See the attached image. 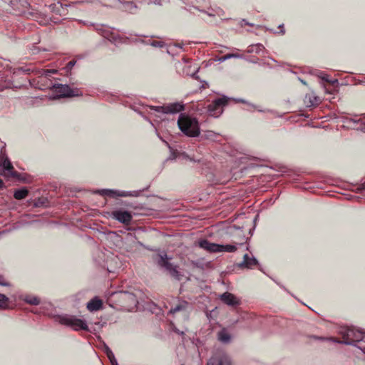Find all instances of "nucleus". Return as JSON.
Segmentation results:
<instances>
[{"label": "nucleus", "mask_w": 365, "mask_h": 365, "mask_svg": "<svg viewBox=\"0 0 365 365\" xmlns=\"http://www.w3.org/2000/svg\"><path fill=\"white\" fill-rule=\"evenodd\" d=\"M180 130L187 136L197 137L200 135V125L197 120L181 113L178 120Z\"/></svg>", "instance_id": "obj_1"}, {"label": "nucleus", "mask_w": 365, "mask_h": 365, "mask_svg": "<svg viewBox=\"0 0 365 365\" xmlns=\"http://www.w3.org/2000/svg\"><path fill=\"white\" fill-rule=\"evenodd\" d=\"M341 334L344 339L343 341H341L332 337L325 338L314 336L313 338L319 340H329L337 343H344L346 344H351L354 342L359 341L363 338L362 333L359 331L355 330L353 328H345L341 331Z\"/></svg>", "instance_id": "obj_2"}, {"label": "nucleus", "mask_w": 365, "mask_h": 365, "mask_svg": "<svg viewBox=\"0 0 365 365\" xmlns=\"http://www.w3.org/2000/svg\"><path fill=\"white\" fill-rule=\"evenodd\" d=\"M22 302L38 305L40 298H0V309H14Z\"/></svg>", "instance_id": "obj_3"}, {"label": "nucleus", "mask_w": 365, "mask_h": 365, "mask_svg": "<svg viewBox=\"0 0 365 365\" xmlns=\"http://www.w3.org/2000/svg\"><path fill=\"white\" fill-rule=\"evenodd\" d=\"M59 322L61 324L69 327L75 331L88 330V327L86 321L78 319L73 315H65L61 317Z\"/></svg>", "instance_id": "obj_4"}, {"label": "nucleus", "mask_w": 365, "mask_h": 365, "mask_svg": "<svg viewBox=\"0 0 365 365\" xmlns=\"http://www.w3.org/2000/svg\"><path fill=\"white\" fill-rule=\"evenodd\" d=\"M158 264L160 267H165L169 272L170 274L175 279L179 281L182 280L183 275L180 274L178 270H177L176 268L174 267L173 264L168 262L166 254L163 255H160L158 256Z\"/></svg>", "instance_id": "obj_5"}, {"label": "nucleus", "mask_w": 365, "mask_h": 365, "mask_svg": "<svg viewBox=\"0 0 365 365\" xmlns=\"http://www.w3.org/2000/svg\"><path fill=\"white\" fill-rule=\"evenodd\" d=\"M53 87L56 93H58L61 97H74L82 95L80 89L73 88L68 85L56 84Z\"/></svg>", "instance_id": "obj_6"}, {"label": "nucleus", "mask_w": 365, "mask_h": 365, "mask_svg": "<svg viewBox=\"0 0 365 365\" xmlns=\"http://www.w3.org/2000/svg\"><path fill=\"white\" fill-rule=\"evenodd\" d=\"M226 98H219L215 99L208 106V110L211 115L218 117L222 113V108L227 104Z\"/></svg>", "instance_id": "obj_7"}, {"label": "nucleus", "mask_w": 365, "mask_h": 365, "mask_svg": "<svg viewBox=\"0 0 365 365\" xmlns=\"http://www.w3.org/2000/svg\"><path fill=\"white\" fill-rule=\"evenodd\" d=\"M110 217L125 225H129L133 219L130 212L122 210L112 211L110 213Z\"/></svg>", "instance_id": "obj_8"}, {"label": "nucleus", "mask_w": 365, "mask_h": 365, "mask_svg": "<svg viewBox=\"0 0 365 365\" xmlns=\"http://www.w3.org/2000/svg\"><path fill=\"white\" fill-rule=\"evenodd\" d=\"M184 106L179 103H174L163 106H157L155 110L163 113H177L183 110Z\"/></svg>", "instance_id": "obj_9"}, {"label": "nucleus", "mask_w": 365, "mask_h": 365, "mask_svg": "<svg viewBox=\"0 0 365 365\" xmlns=\"http://www.w3.org/2000/svg\"><path fill=\"white\" fill-rule=\"evenodd\" d=\"M199 247L210 252H219L220 250V245L212 243L207 240H202L198 242Z\"/></svg>", "instance_id": "obj_10"}, {"label": "nucleus", "mask_w": 365, "mask_h": 365, "mask_svg": "<svg viewBox=\"0 0 365 365\" xmlns=\"http://www.w3.org/2000/svg\"><path fill=\"white\" fill-rule=\"evenodd\" d=\"M207 365H232V364L230 359L223 355L212 357L207 363Z\"/></svg>", "instance_id": "obj_11"}, {"label": "nucleus", "mask_w": 365, "mask_h": 365, "mask_svg": "<svg viewBox=\"0 0 365 365\" xmlns=\"http://www.w3.org/2000/svg\"><path fill=\"white\" fill-rule=\"evenodd\" d=\"M86 308L91 312L101 310L103 308V301L98 298H93L87 303Z\"/></svg>", "instance_id": "obj_12"}, {"label": "nucleus", "mask_w": 365, "mask_h": 365, "mask_svg": "<svg viewBox=\"0 0 365 365\" xmlns=\"http://www.w3.org/2000/svg\"><path fill=\"white\" fill-rule=\"evenodd\" d=\"M257 264V261L255 258L250 257L247 254H245L243 257V262L240 264V267L247 268H252Z\"/></svg>", "instance_id": "obj_13"}, {"label": "nucleus", "mask_w": 365, "mask_h": 365, "mask_svg": "<svg viewBox=\"0 0 365 365\" xmlns=\"http://www.w3.org/2000/svg\"><path fill=\"white\" fill-rule=\"evenodd\" d=\"M217 339L223 344H228L231 341V336L227 330L223 328L217 333Z\"/></svg>", "instance_id": "obj_14"}, {"label": "nucleus", "mask_w": 365, "mask_h": 365, "mask_svg": "<svg viewBox=\"0 0 365 365\" xmlns=\"http://www.w3.org/2000/svg\"><path fill=\"white\" fill-rule=\"evenodd\" d=\"M1 165L4 169L8 172V175L11 176L16 175V172L14 171V167L7 158L2 160Z\"/></svg>", "instance_id": "obj_15"}, {"label": "nucleus", "mask_w": 365, "mask_h": 365, "mask_svg": "<svg viewBox=\"0 0 365 365\" xmlns=\"http://www.w3.org/2000/svg\"><path fill=\"white\" fill-rule=\"evenodd\" d=\"M29 190L26 188H21L15 190L14 197L16 200H23L27 197Z\"/></svg>", "instance_id": "obj_16"}, {"label": "nucleus", "mask_w": 365, "mask_h": 365, "mask_svg": "<svg viewBox=\"0 0 365 365\" xmlns=\"http://www.w3.org/2000/svg\"><path fill=\"white\" fill-rule=\"evenodd\" d=\"M222 302L230 307H235L240 304L239 298H221Z\"/></svg>", "instance_id": "obj_17"}, {"label": "nucleus", "mask_w": 365, "mask_h": 365, "mask_svg": "<svg viewBox=\"0 0 365 365\" xmlns=\"http://www.w3.org/2000/svg\"><path fill=\"white\" fill-rule=\"evenodd\" d=\"M220 252H234L237 250V247L232 245H220Z\"/></svg>", "instance_id": "obj_18"}, {"label": "nucleus", "mask_w": 365, "mask_h": 365, "mask_svg": "<svg viewBox=\"0 0 365 365\" xmlns=\"http://www.w3.org/2000/svg\"><path fill=\"white\" fill-rule=\"evenodd\" d=\"M187 302H180L179 304L176 305L175 307H173L170 309V313H173V314H175L178 312H180L182 309H185L186 306H187Z\"/></svg>", "instance_id": "obj_19"}, {"label": "nucleus", "mask_w": 365, "mask_h": 365, "mask_svg": "<svg viewBox=\"0 0 365 365\" xmlns=\"http://www.w3.org/2000/svg\"><path fill=\"white\" fill-rule=\"evenodd\" d=\"M104 192L107 195H112V196H114V195H117V196H120V197L128 196V195L126 194L125 192H119V191H114V190H104Z\"/></svg>", "instance_id": "obj_20"}, {"label": "nucleus", "mask_w": 365, "mask_h": 365, "mask_svg": "<svg viewBox=\"0 0 365 365\" xmlns=\"http://www.w3.org/2000/svg\"><path fill=\"white\" fill-rule=\"evenodd\" d=\"M75 63H76V61H69V62L67 63V65H66V68H67L68 70H71V69L73 68V66L75 65Z\"/></svg>", "instance_id": "obj_21"}, {"label": "nucleus", "mask_w": 365, "mask_h": 365, "mask_svg": "<svg viewBox=\"0 0 365 365\" xmlns=\"http://www.w3.org/2000/svg\"><path fill=\"white\" fill-rule=\"evenodd\" d=\"M322 79H323L324 81H325L328 82V83H331L332 85H334L336 82H337V80H334V81H329V78H328V76H327V75H326V76H323V77H322Z\"/></svg>", "instance_id": "obj_22"}, {"label": "nucleus", "mask_w": 365, "mask_h": 365, "mask_svg": "<svg viewBox=\"0 0 365 365\" xmlns=\"http://www.w3.org/2000/svg\"><path fill=\"white\" fill-rule=\"evenodd\" d=\"M107 354H108V358L110 359V360L111 363L113 364L114 356H113V353H112L110 351H109L107 353Z\"/></svg>", "instance_id": "obj_23"}, {"label": "nucleus", "mask_w": 365, "mask_h": 365, "mask_svg": "<svg viewBox=\"0 0 365 365\" xmlns=\"http://www.w3.org/2000/svg\"><path fill=\"white\" fill-rule=\"evenodd\" d=\"M232 57H238V55L237 54H235V53L227 54L226 56H225L224 59H228V58H230Z\"/></svg>", "instance_id": "obj_24"}, {"label": "nucleus", "mask_w": 365, "mask_h": 365, "mask_svg": "<svg viewBox=\"0 0 365 365\" xmlns=\"http://www.w3.org/2000/svg\"><path fill=\"white\" fill-rule=\"evenodd\" d=\"M219 297H234V295H232V294L228 293V292H225V293L220 294Z\"/></svg>", "instance_id": "obj_25"}, {"label": "nucleus", "mask_w": 365, "mask_h": 365, "mask_svg": "<svg viewBox=\"0 0 365 365\" xmlns=\"http://www.w3.org/2000/svg\"><path fill=\"white\" fill-rule=\"evenodd\" d=\"M4 183L3 182V180L0 179V189L4 188Z\"/></svg>", "instance_id": "obj_26"}, {"label": "nucleus", "mask_w": 365, "mask_h": 365, "mask_svg": "<svg viewBox=\"0 0 365 365\" xmlns=\"http://www.w3.org/2000/svg\"><path fill=\"white\" fill-rule=\"evenodd\" d=\"M153 45H154V46H157V45H158V46H162V45H161V43H160V42H156V43H153Z\"/></svg>", "instance_id": "obj_27"}, {"label": "nucleus", "mask_w": 365, "mask_h": 365, "mask_svg": "<svg viewBox=\"0 0 365 365\" xmlns=\"http://www.w3.org/2000/svg\"><path fill=\"white\" fill-rule=\"evenodd\" d=\"M257 46V48H260L261 47H262V45H257V46Z\"/></svg>", "instance_id": "obj_28"}, {"label": "nucleus", "mask_w": 365, "mask_h": 365, "mask_svg": "<svg viewBox=\"0 0 365 365\" xmlns=\"http://www.w3.org/2000/svg\"><path fill=\"white\" fill-rule=\"evenodd\" d=\"M0 297H6L4 294H0Z\"/></svg>", "instance_id": "obj_29"}, {"label": "nucleus", "mask_w": 365, "mask_h": 365, "mask_svg": "<svg viewBox=\"0 0 365 365\" xmlns=\"http://www.w3.org/2000/svg\"><path fill=\"white\" fill-rule=\"evenodd\" d=\"M135 302H138L135 298H133Z\"/></svg>", "instance_id": "obj_30"}, {"label": "nucleus", "mask_w": 365, "mask_h": 365, "mask_svg": "<svg viewBox=\"0 0 365 365\" xmlns=\"http://www.w3.org/2000/svg\"><path fill=\"white\" fill-rule=\"evenodd\" d=\"M48 72H52V73H55L56 71H48Z\"/></svg>", "instance_id": "obj_31"}, {"label": "nucleus", "mask_w": 365, "mask_h": 365, "mask_svg": "<svg viewBox=\"0 0 365 365\" xmlns=\"http://www.w3.org/2000/svg\"><path fill=\"white\" fill-rule=\"evenodd\" d=\"M363 185H364V187H365V182H364Z\"/></svg>", "instance_id": "obj_32"}]
</instances>
